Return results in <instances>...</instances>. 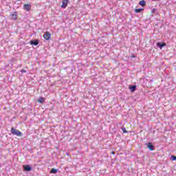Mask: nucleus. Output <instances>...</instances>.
Returning a JSON list of instances; mask_svg holds the SVG:
<instances>
[{
    "mask_svg": "<svg viewBox=\"0 0 176 176\" xmlns=\"http://www.w3.org/2000/svg\"><path fill=\"white\" fill-rule=\"evenodd\" d=\"M58 172V169H56V168H52L50 170V174H57V173Z\"/></svg>",
    "mask_w": 176,
    "mask_h": 176,
    "instance_id": "nucleus-13",
    "label": "nucleus"
},
{
    "mask_svg": "<svg viewBox=\"0 0 176 176\" xmlns=\"http://www.w3.org/2000/svg\"><path fill=\"white\" fill-rule=\"evenodd\" d=\"M11 20H17V12H14L11 14Z\"/></svg>",
    "mask_w": 176,
    "mask_h": 176,
    "instance_id": "nucleus-9",
    "label": "nucleus"
},
{
    "mask_svg": "<svg viewBox=\"0 0 176 176\" xmlns=\"http://www.w3.org/2000/svg\"><path fill=\"white\" fill-rule=\"evenodd\" d=\"M11 133L13 134V135H16V137H22L23 133L21 131L12 127L11 128Z\"/></svg>",
    "mask_w": 176,
    "mask_h": 176,
    "instance_id": "nucleus-1",
    "label": "nucleus"
},
{
    "mask_svg": "<svg viewBox=\"0 0 176 176\" xmlns=\"http://www.w3.org/2000/svg\"><path fill=\"white\" fill-rule=\"evenodd\" d=\"M21 74H25V72H27V71L25 70V69H22V70L21 71Z\"/></svg>",
    "mask_w": 176,
    "mask_h": 176,
    "instance_id": "nucleus-18",
    "label": "nucleus"
},
{
    "mask_svg": "<svg viewBox=\"0 0 176 176\" xmlns=\"http://www.w3.org/2000/svg\"><path fill=\"white\" fill-rule=\"evenodd\" d=\"M23 9L27 12H30V10H31V4H25L23 6Z\"/></svg>",
    "mask_w": 176,
    "mask_h": 176,
    "instance_id": "nucleus-7",
    "label": "nucleus"
},
{
    "mask_svg": "<svg viewBox=\"0 0 176 176\" xmlns=\"http://www.w3.org/2000/svg\"><path fill=\"white\" fill-rule=\"evenodd\" d=\"M68 6V0H63L61 8L65 9Z\"/></svg>",
    "mask_w": 176,
    "mask_h": 176,
    "instance_id": "nucleus-6",
    "label": "nucleus"
},
{
    "mask_svg": "<svg viewBox=\"0 0 176 176\" xmlns=\"http://www.w3.org/2000/svg\"><path fill=\"white\" fill-rule=\"evenodd\" d=\"M129 89L131 90V93H134V91L137 90V86L136 85L130 86Z\"/></svg>",
    "mask_w": 176,
    "mask_h": 176,
    "instance_id": "nucleus-11",
    "label": "nucleus"
},
{
    "mask_svg": "<svg viewBox=\"0 0 176 176\" xmlns=\"http://www.w3.org/2000/svg\"><path fill=\"white\" fill-rule=\"evenodd\" d=\"M18 1H21V0H18Z\"/></svg>",
    "mask_w": 176,
    "mask_h": 176,
    "instance_id": "nucleus-22",
    "label": "nucleus"
},
{
    "mask_svg": "<svg viewBox=\"0 0 176 176\" xmlns=\"http://www.w3.org/2000/svg\"><path fill=\"white\" fill-rule=\"evenodd\" d=\"M139 5L140 6H142V8H145V6H146V1H145L144 0H142L139 2Z\"/></svg>",
    "mask_w": 176,
    "mask_h": 176,
    "instance_id": "nucleus-10",
    "label": "nucleus"
},
{
    "mask_svg": "<svg viewBox=\"0 0 176 176\" xmlns=\"http://www.w3.org/2000/svg\"><path fill=\"white\" fill-rule=\"evenodd\" d=\"M23 171L30 172L32 170V166L31 165H23Z\"/></svg>",
    "mask_w": 176,
    "mask_h": 176,
    "instance_id": "nucleus-2",
    "label": "nucleus"
},
{
    "mask_svg": "<svg viewBox=\"0 0 176 176\" xmlns=\"http://www.w3.org/2000/svg\"><path fill=\"white\" fill-rule=\"evenodd\" d=\"M170 160H173V161H175L176 160V156L175 155H171L170 156Z\"/></svg>",
    "mask_w": 176,
    "mask_h": 176,
    "instance_id": "nucleus-16",
    "label": "nucleus"
},
{
    "mask_svg": "<svg viewBox=\"0 0 176 176\" xmlns=\"http://www.w3.org/2000/svg\"><path fill=\"white\" fill-rule=\"evenodd\" d=\"M152 1H153L154 2H156V1H160V0H152Z\"/></svg>",
    "mask_w": 176,
    "mask_h": 176,
    "instance_id": "nucleus-20",
    "label": "nucleus"
},
{
    "mask_svg": "<svg viewBox=\"0 0 176 176\" xmlns=\"http://www.w3.org/2000/svg\"><path fill=\"white\" fill-rule=\"evenodd\" d=\"M52 37V34H50V32H47L44 34L43 35V38L46 40V41H49V39H50V38Z\"/></svg>",
    "mask_w": 176,
    "mask_h": 176,
    "instance_id": "nucleus-4",
    "label": "nucleus"
},
{
    "mask_svg": "<svg viewBox=\"0 0 176 176\" xmlns=\"http://www.w3.org/2000/svg\"><path fill=\"white\" fill-rule=\"evenodd\" d=\"M144 145H146L150 151H155V145H153L152 142H148Z\"/></svg>",
    "mask_w": 176,
    "mask_h": 176,
    "instance_id": "nucleus-3",
    "label": "nucleus"
},
{
    "mask_svg": "<svg viewBox=\"0 0 176 176\" xmlns=\"http://www.w3.org/2000/svg\"><path fill=\"white\" fill-rule=\"evenodd\" d=\"M30 43V45H33L34 46H38V45H39V40H36V39L31 40Z\"/></svg>",
    "mask_w": 176,
    "mask_h": 176,
    "instance_id": "nucleus-5",
    "label": "nucleus"
},
{
    "mask_svg": "<svg viewBox=\"0 0 176 176\" xmlns=\"http://www.w3.org/2000/svg\"><path fill=\"white\" fill-rule=\"evenodd\" d=\"M164 46H166V43H160V42L157 43V47L160 49H163Z\"/></svg>",
    "mask_w": 176,
    "mask_h": 176,
    "instance_id": "nucleus-8",
    "label": "nucleus"
},
{
    "mask_svg": "<svg viewBox=\"0 0 176 176\" xmlns=\"http://www.w3.org/2000/svg\"><path fill=\"white\" fill-rule=\"evenodd\" d=\"M131 57V58H135V55H132Z\"/></svg>",
    "mask_w": 176,
    "mask_h": 176,
    "instance_id": "nucleus-19",
    "label": "nucleus"
},
{
    "mask_svg": "<svg viewBox=\"0 0 176 176\" xmlns=\"http://www.w3.org/2000/svg\"><path fill=\"white\" fill-rule=\"evenodd\" d=\"M112 154H113V155H115V153L113 151V152H112Z\"/></svg>",
    "mask_w": 176,
    "mask_h": 176,
    "instance_id": "nucleus-21",
    "label": "nucleus"
},
{
    "mask_svg": "<svg viewBox=\"0 0 176 176\" xmlns=\"http://www.w3.org/2000/svg\"><path fill=\"white\" fill-rule=\"evenodd\" d=\"M144 8H138L135 9V13H141V12H143Z\"/></svg>",
    "mask_w": 176,
    "mask_h": 176,
    "instance_id": "nucleus-14",
    "label": "nucleus"
},
{
    "mask_svg": "<svg viewBox=\"0 0 176 176\" xmlns=\"http://www.w3.org/2000/svg\"><path fill=\"white\" fill-rule=\"evenodd\" d=\"M151 13H152V14H155V16H157V14H159L157 9H156V8H153L151 10Z\"/></svg>",
    "mask_w": 176,
    "mask_h": 176,
    "instance_id": "nucleus-12",
    "label": "nucleus"
},
{
    "mask_svg": "<svg viewBox=\"0 0 176 176\" xmlns=\"http://www.w3.org/2000/svg\"><path fill=\"white\" fill-rule=\"evenodd\" d=\"M38 102H40V104H43V102H45V99L41 97L38 99Z\"/></svg>",
    "mask_w": 176,
    "mask_h": 176,
    "instance_id": "nucleus-15",
    "label": "nucleus"
},
{
    "mask_svg": "<svg viewBox=\"0 0 176 176\" xmlns=\"http://www.w3.org/2000/svg\"><path fill=\"white\" fill-rule=\"evenodd\" d=\"M121 130L122 131V132H123L124 133H127V131H126V128H124V127H121Z\"/></svg>",
    "mask_w": 176,
    "mask_h": 176,
    "instance_id": "nucleus-17",
    "label": "nucleus"
}]
</instances>
